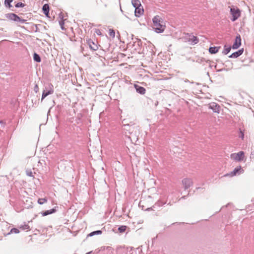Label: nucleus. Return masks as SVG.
Listing matches in <instances>:
<instances>
[{"label": "nucleus", "mask_w": 254, "mask_h": 254, "mask_svg": "<svg viewBox=\"0 0 254 254\" xmlns=\"http://www.w3.org/2000/svg\"><path fill=\"white\" fill-rule=\"evenodd\" d=\"M152 21L153 23V28L156 32L160 33L164 31L165 26L163 24V20L160 17V16H155L153 17Z\"/></svg>", "instance_id": "nucleus-1"}, {"label": "nucleus", "mask_w": 254, "mask_h": 254, "mask_svg": "<svg viewBox=\"0 0 254 254\" xmlns=\"http://www.w3.org/2000/svg\"><path fill=\"white\" fill-rule=\"evenodd\" d=\"M244 158L245 153L243 151H239L238 153H233L230 155V158L236 162H241Z\"/></svg>", "instance_id": "nucleus-2"}, {"label": "nucleus", "mask_w": 254, "mask_h": 254, "mask_svg": "<svg viewBox=\"0 0 254 254\" xmlns=\"http://www.w3.org/2000/svg\"><path fill=\"white\" fill-rule=\"evenodd\" d=\"M230 13L232 17L231 18L232 21H235L241 16V10L238 7H231Z\"/></svg>", "instance_id": "nucleus-3"}, {"label": "nucleus", "mask_w": 254, "mask_h": 254, "mask_svg": "<svg viewBox=\"0 0 254 254\" xmlns=\"http://www.w3.org/2000/svg\"><path fill=\"white\" fill-rule=\"evenodd\" d=\"M244 172V170L242 168L241 166L236 167L233 171L231 172L229 174H226L224 176H230L233 177L236 175H239L240 174H243Z\"/></svg>", "instance_id": "nucleus-4"}, {"label": "nucleus", "mask_w": 254, "mask_h": 254, "mask_svg": "<svg viewBox=\"0 0 254 254\" xmlns=\"http://www.w3.org/2000/svg\"><path fill=\"white\" fill-rule=\"evenodd\" d=\"M183 185L185 190H187L193 185V181L191 179L185 178L182 181Z\"/></svg>", "instance_id": "nucleus-5"}, {"label": "nucleus", "mask_w": 254, "mask_h": 254, "mask_svg": "<svg viewBox=\"0 0 254 254\" xmlns=\"http://www.w3.org/2000/svg\"><path fill=\"white\" fill-rule=\"evenodd\" d=\"M241 45V38L240 34H237L235 42H234L232 48L233 49H237Z\"/></svg>", "instance_id": "nucleus-6"}, {"label": "nucleus", "mask_w": 254, "mask_h": 254, "mask_svg": "<svg viewBox=\"0 0 254 254\" xmlns=\"http://www.w3.org/2000/svg\"><path fill=\"white\" fill-rule=\"evenodd\" d=\"M165 204H166V202H163L161 200H158L157 202L155 203L154 205H153L151 207H148L146 209H145V210L147 211H150V210H155V209L157 208V207H160L164 205Z\"/></svg>", "instance_id": "nucleus-7"}, {"label": "nucleus", "mask_w": 254, "mask_h": 254, "mask_svg": "<svg viewBox=\"0 0 254 254\" xmlns=\"http://www.w3.org/2000/svg\"><path fill=\"white\" fill-rule=\"evenodd\" d=\"M5 17L10 20L16 22L20 19V17L15 13H10L5 14Z\"/></svg>", "instance_id": "nucleus-8"}, {"label": "nucleus", "mask_w": 254, "mask_h": 254, "mask_svg": "<svg viewBox=\"0 0 254 254\" xmlns=\"http://www.w3.org/2000/svg\"><path fill=\"white\" fill-rule=\"evenodd\" d=\"M209 108L212 110L214 112L219 113L220 112V106L215 102L210 103Z\"/></svg>", "instance_id": "nucleus-9"}, {"label": "nucleus", "mask_w": 254, "mask_h": 254, "mask_svg": "<svg viewBox=\"0 0 254 254\" xmlns=\"http://www.w3.org/2000/svg\"><path fill=\"white\" fill-rule=\"evenodd\" d=\"M134 87L136 90V91L141 94L144 95L145 93L146 89L143 87L138 85L137 84H134Z\"/></svg>", "instance_id": "nucleus-10"}, {"label": "nucleus", "mask_w": 254, "mask_h": 254, "mask_svg": "<svg viewBox=\"0 0 254 254\" xmlns=\"http://www.w3.org/2000/svg\"><path fill=\"white\" fill-rule=\"evenodd\" d=\"M244 52V49H241L238 51L232 53L231 55L229 56V58H237L242 55Z\"/></svg>", "instance_id": "nucleus-11"}, {"label": "nucleus", "mask_w": 254, "mask_h": 254, "mask_svg": "<svg viewBox=\"0 0 254 254\" xmlns=\"http://www.w3.org/2000/svg\"><path fill=\"white\" fill-rule=\"evenodd\" d=\"M87 44L90 48L92 51H96L98 49V47L96 44H95L92 40L89 39L87 40Z\"/></svg>", "instance_id": "nucleus-12"}, {"label": "nucleus", "mask_w": 254, "mask_h": 254, "mask_svg": "<svg viewBox=\"0 0 254 254\" xmlns=\"http://www.w3.org/2000/svg\"><path fill=\"white\" fill-rule=\"evenodd\" d=\"M143 13V8H140V7H137L135 8L134 13L136 17H139L141 14Z\"/></svg>", "instance_id": "nucleus-13"}, {"label": "nucleus", "mask_w": 254, "mask_h": 254, "mask_svg": "<svg viewBox=\"0 0 254 254\" xmlns=\"http://www.w3.org/2000/svg\"><path fill=\"white\" fill-rule=\"evenodd\" d=\"M53 92L54 91L52 89L49 90L48 91L44 90L42 93L41 101H42L45 97H46L49 95L53 93Z\"/></svg>", "instance_id": "nucleus-14"}, {"label": "nucleus", "mask_w": 254, "mask_h": 254, "mask_svg": "<svg viewBox=\"0 0 254 254\" xmlns=\"http://www.w3.org/2000/svg\"><path fill=\"white\" fill-rule=\"evenodd\" d=\"M42 10L43 11L44 13L47 16H49V6L48 4H45L43 5L42 7Z\"/></svg>", "instance_id": "nucleus-15"}, {"label": "nucleus", "mask_w": 254, "mask_h": 254, "mask_svg": "<svg viewBox=\"0 0 254 254\" xmlns=\"http://www.w3.org/2000/svg\"><path fill=\"white\" fill-rule=\"evenodd\" d=\"M221 47H210L209 48V52L210 53L214 54L217 53Z\"/></svg>", "instance_id": "nucleus-16"}, {"label": "nucleus", "mask_w": 254, "mask_h": 254, "mask_svg": "<svg viewBox=\"0 0 254 254\" xmlns=\"http://www.w3.org/2000/svg\"><path fill=\"white\" fill-rule=\"evenodd\" d=\"M56 211V208H52L50 210H46V211L43 212L42 213V215L43 216H45L48 215L53 214V213H55Z\"/></svg>", "instance_id": "nucleus-17"}, {"label": "nucleus", "mask_w": 254, "mask_h": 254, "mask_svg": "<svg viewBox=\"0 0 254 254\" xmlns=\"http://www.w3.org/2000/svg\"><path fill=\"white\" fill-rule=\"evenodd\" d=\"M134 128V127H133V126H129L128 125H127L124 126V129L128 131V133L129 134H132L133 132V129Z\"/></svg>", "instance_id": "nucleus-18"}, {"label": "nucleus", "mask_w": 254, "mask_h": 254, "mask_svg": "<svg viewBox=\"0 0 254 254\" xmlns=\"http://www.w3.org/2000/svg\"><path fill=\"white\" fill-rule=\"evenodd\" d=\"M131 3L134 8L141 6V3L139 0H131Z\"/></svg>", "instance_id": "nucleus-19"}, {"label": "nucleus", "mask_w": 254, "mask_h": 254, "mask_svg": "<svg viewBox=\"0 0 254 254\" xmlns=\"http://www.w3.org/2000/svg\"><path fill=\"white\" fill-rule=\"evenodd\" d=\"M232 47L231 46H228L227 45H225L224 46V50L222 52V53L224 55H227L231 51Z\"/></svg>", "instance_id": "nucleus-20"}, {"label": "nucleus", "mask_w": 254, "mask_h": 254, "mask_svg": "<svg viewBox=\"0 0 254 254\" xmlns=\"http://www.w3.org/2000/svg\"><path fill=\"white\" fill-rule=\"evenodd\" d=\"M245 130L244 129H242L241 128H239L238 136L242 140L244 139Z\"/></svg>", "instance_id": "nucleus-21"}, {"label": "nucleus", "mask_w": 254, "mask_h": 254, "mask_svg": "<svg viewBox=\"0 0 254 254\" xmlns=\"http://www.w3.org/2000/svg\"><path fill=\"white\" fill-rule=\"evenodd\" d=\"M33 59L35 62L37 63H40L41 61L40 56L36 53H34L33 54Z\"/></svg>", "instance_id": "nucleus-22"}, {"label": "nucleus", "mask_w": 254, "mask_h": 254, "mask_svg": "<svg viewBox=\"0 0 254 254\" xmlns=\"http://www.w3.org/2000/svg\"><path fill=\"white\" fill-rule=\"evenodd\" d=\"M102 233V231L101 230H97L95 231H93L89 233L88 235V237H92L95 235H101Z\"/></svg>", "instance_id": "nucleus-23"}, {"label": "nucleus", "mask_w": 254, "mask_h": 254, "mask_svg": "<svg viewBox=\"0 0 254 254\" xmlns=\"http://www.w3.org/2000/svg\"><path fill=\"white\" fill-rule=\"evenodd\" d=\"M131 39L133 40V42H134V43H137V45L138 46H140V45L141 44V40L137 38H134L133 34H131Z\"/></svg>", "instance_id": "nucleus-24"}, {"label": "nucleus", "mask_w": 254, "mask_h": 254, "mask_svg": "<svg viewBox=\"0 0 254 254\" xmlns=\"http://www.w3.org/2000/svg\"><path fill=\"white\" fill-rule=\"evenodd\" d=\"M189 41L195 44L198 42V39L196 36H192L191 38L190 39Z\"/></svg>", "instance_id": "nucleus-25"}, {"label": "nucleus", "mask_w": 254, "mask_h": 254, "mask_svg": "<svg viewBox=\"0 0 254 254\" xmlns=\"http://www.w3.org/2000/svg\"><path fill=\"white\" fill-rule=\"evenodd\" d=\"M13 0H4V4L6 7L10 8L12 7L11 3L12 2Z\"/></svg>", "instance_id": "nucleus-26"}, {"label": "nucleus", "mask_w": 254, "mask_h": 254, "mask_svg": "<svg viewBox=\"0 0 254 254\" xmlns=\"http://www.w3.org/2000/svg\"><path fill=\"white\" fill-rule=\"evenodd\" d=\"M127 227L126 226H121L118 228V231L120 233H124L127 229Z\"/></svg>", "instance_id": "nucleus-27"}, {"label": "nucleus", "mask_w": 254, "mask_h": 254, "mask_svg": "<svg viewBox=\"0 0 254 254\" xmlns=\"http://www.w3.org/2000/svg\"><path fill=\"white\" fill-rule=\"evenodd\" d=\"M19 228L20 229L23 230H30L29 226L28 224H26V223H25L23 225H21Z\"/></svg>", "instance_id": "nucleus-28"}, {"label": "nucleus", "mask_w": 254, "mask_h": 254, "mask_svg": "<svg viewBox=\"0 0 254 254\" xmlns=\"http://www.w3.org/2000/svg\"><path fill=\"white\" fill-rule=\"evenodd\" d=\"M47 201V199L45 198H39L38 200V203L39 204H43Z\"/></svg>", "instance_id": "nucleus-29"}, {"label": "nucleus", "mask_w": 254, "mask_h": 254, "mask_svg": "<svg viewBox=\"0 0 254 254\" xmlns=\"http://www.w3.org/2000/svg\"><path fill=\"white\" fill-rule=\"evenodd\" d=\"M19 233V231L17 228H12L10 230V232L7 234V235L10 234V233H15V234H18Z\"/></svg>", "instance_id": "nucleus-30"}, {"label": "nucleus", "mask_w": 254, "mask_h": 254, "mask_svg": "<svg viewBox=\"0 0 254 254\" xmlns=\"http://www.w3.org/2000/svg\"><path fill=\"white\" fill-rule=\"evenodd\" d=\"M109 34L111 37L114 38L115 36V32L113 29H109Z\"/></svg>", "instance_id": "nucleus-31"}, {"label": "nucleus", "mask_w": 254, "mask_h": 254, "mask_svg": "<svg viewBox=\"0 0 254 254\" xmlns=\"http://www.w3.org/2000/svg\"><path fill=\"white\" fill-rule=\"evenodd\" d=\"M25 6V4L21 2H17L15 5V6L17 8L18 7H23Z\"/></svg>", "instance_id": "nucleus-32"}, {"label": "nucleus", "mask_w": 254, "mask_h": 254, "mask_svg": "<svg viewBox=\"0 0 254 254\" xmlns=\"http://www.w3.org/2000/svg\"><path fill=\"white\" fill-rule=\"evenodd\" d=\"M64 20H63V19H61L60 21H59V24L60 25L61 27V28L62 29H64V27H63V25H64Z\"/></svg>", "instance_id": "nucleus-33"}, {"label": "nucleus", "mask_w": 254, "mask_h": 254, "mask_svg": "<svg viewBox=\"0 0 254 254\" xmlns=\"http://www.w3.org/2000/svg\"><path fill=\"white\" fill-rule=\"evenodd\" d=\"M26 174L28 176L33 177L32 172L30 170H27L26 171Z\"/></svg>", "instance_id": "nucleus-34"}, {"label": "nucleus", "mask_w": 254, "mask_h": 254, "mask_svg": "<svg viewBox=\"0 0 254 254\" xmlns=\"http://www.w3.org/2000/svg\"><path fill=\"white\" fill-rule=\"evenodd\" d=\"M26 21V20L20 17V19L18 20L17 22H19L20 23H24Z\"/></svg>", "instance_id": "nucleus-35"}, {"label": "nucleus", "mask_w": 254, "mask_h": 254, "mask_svg": "<svg viewBox=\"0 0 254 254\" xmlns=\"http://www.w3.org/2000/svg\"><path fill=\"white\" fill-rule=\"evenodd\" d=\"M34 91L36 92V93H37L39 91V87H38V86L37 84H35L34 87Z\"/></svg>", "instance_id": "nucleus-36"}, {"label": "nucleus", "mask_w": 254, "mask_h": 254, "mask_svg": "<svg viewBox=\"0 0 254 254\" xmlns=\"http://www.w3.org/2000/svg\"><path fill=\"white\" fill-rule=\"evenodd\" d=\"M143 202H143V200H141V201L139 202V206L140 207H141L142 209H144V208H143L144 206H143V205H142V204H143Z\"/></svg>", "instance_id": "nucleus-37"}, {"label": "nucleus", "mask_w": 254, "mask_h": 254, "mask_svg": "<svg viewBox=\"0 0 254 254\" xmlns=\"http://www.w3.org/2000/svg\"><path fill=\"white\" fill-rule=\"evenodd\" d=\"M5 123L3 122V121L1 120L0 121V124L1 125V127H4Z\"/></svg>", "instance_id": "nucleus-38"}, {"label": "nucleus", "mask_w": 254, "mask_h": 254, "mask_svg": "<svg viewBox=\"0 0 254 254\" xmlns=\"http://www.w3.org/2000/svg\"><path fill=\"white\" fill-rule=\"evenodd\" d=\"M128 45L129 46V47H133L135 46V43H134L133 42H130L128 44Z\"/></svg>", "instance_id": "nucleus-39"}, {"label": "nucleus", "mask_w": 254, "mask_h": 254, "mask_svg": "<svg viewBox=\"0 0 254 254\" xmlns=\"http://www.w3.org/2000/svg\"><path fill=\"white\" fill-rule=\"evenodd\" d=\"M186 196H182V197L181 198V199H185V198H186Z\"/></svg>", "instance_id": "nucleus-40"}, {"label": "nucleus", "mask_w": 254, "mask_h": 254, "mask_svg": "<svg viewBox=\"0 0 254 254\" xmlns=\"http://www.w3.org/2000/svg\"><path fill=\"white\" fill-rule=\"evenodd\" d=\"M222 70H223V69H219L218 71H222Z\"/></svg>", "instance_id": "nucleus-41"}, {"label": "nucleus", "mask_w": 254, "mask_h": 254, "mask_svg": "<svg viewBox=\"0 0 254 254\" xmlns=\"http://www.w3.org/2000/svg\"><path fill=\"white\" fill-rule=\"evenodd\" d=\"M61 16H62V13H60V15H59V17H61Z\"/></svg>", "instance_id": "nucleus-42"}, {"label": "nucleus", "mask_w": 254, "mask_h": 254, "mask_svg": "<svg viewBox=\"0 0 254 254\" xmlns=\"http://www.w3.org/2000/svg\"><path fill=\"white\" fill-rule=\"evenodd\" d=\"M91 252L87 253L86 254H90Z\"/></svg>", "instance_id": "nucleus-43"}]
</instances>
